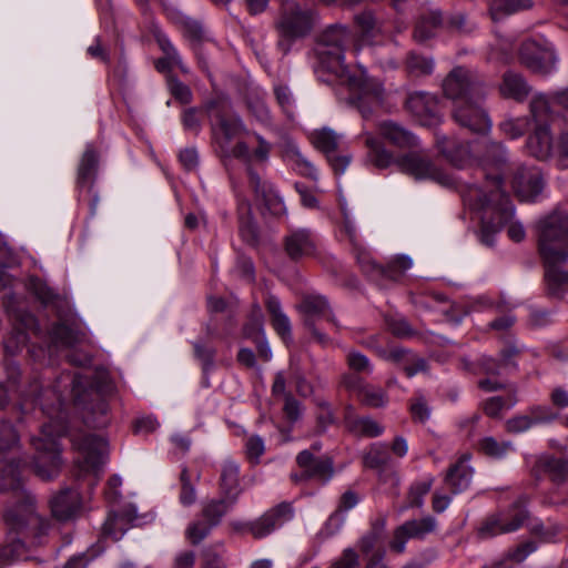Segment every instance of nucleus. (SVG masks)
I'll return each instance as SVG.
<instances>
[{"label": "nucleus", "instance_id": "obj_57", "mask_svg": "<svg viewBox=\"0 0 568 568\" xmlns=\"http://www.w3.org/2000/svg\"><path fill=\"white\" fill-rule=\"evenodd\" d=\"M528 122L526 119H506L500 124L499 128L508 135L510 139H517L521 136L527 130Z\"/></svg>", "mask_w": 568, "mask_h": 568}, {"label": "nucleus", "instance_id": "obj_2", "mask_svg": "<svg viewBox=\"0 0 568 568\" xmlns=\"http://www.w3.org/2000/svg\"><path fill=\"white\" fill-rule=\"evenodd\" d=\"M352 33L341 24L326 28L318 37L315 52L320 67L334 79L327 82H338L348 90V102L357 108L362 118L368 120L382 106L385 91L382 84L368 78L365 71L358 74L351 72L344 63L345 49L352 42Z\"/></svg>", "mask_w": 568, "mask_h": 568}, {"label": "nucleus", "instance_id": "obj_31", "mask_svg": "<svg viewBox=\"0 0 568 568\" xmlns=\"http://www.w3.org/2000/svg\"><path fill=\"white\" fill-rule=\"evenodd\" d=\"M515 521L503 523V518H498L496 514L488 516L478 527L477 535L481 539H488L497 535L516 531L520 528L521 513L514 515Z\"/></svg>", "mask_w": 568, "mask_h": 568}, {"label": "nucleus", "instance_id": "obj_18", "mask_svg": "<svg viewBox=\"0 0 568 568\" xmlns=\"http://www.w3.org/2000/svg\"><path fill=\"white\" fill-rule=\"evenodd\" d=\"M511 186L523 202H534L542 190L544 183L536 168L518 166L514 171Z\"/></svg>", "mask_w": 568, "mask_h": 568}, {"label": "nucleus", "instance_id": "obj_13", "mask_svg": "<svg viewBox=\"0 0 568 568\" xmlns=\"http://www.w3.org/2000/svg\"><path fill=\"white\" fill-rule=\"evenodd\" d=\"M437 528L438 523L430 515L406 520L394 530L389 548L397 554H402L405 551L409 539L425 540L428 535L436 532Z\"/></svg>", "mask_w": 568, "mask_h": 568}, {"label": "nucleus", "instance_id": "obj_55", "mask_svg": "<svg viewBox=\"0 0 568 568\" xmlns=\"http://www.w3.org/2000/svg\"><path fill=\"white\" fill-rule=\"evenodd\" d=\"M214 526H211L206 519L196 520L189 525L185 535L186 538L193 545H199L204 538H206Z\"/></svg>", "mask_w": 568, "mask_h": 568}, {"label": "nucleus", "instance_id": "obj_38", "mask_svg": "<svg viewBox=\"0 0 568 568\" xmlns=\"http://www.w3.org/2000/svg\"><path fill=\"white\" fill-rule=\"evenodd\" d=\"M237 213L241 235L247 242H255L257 239V227L252 219L251 205L248 202L239 200Z\"/></svg>", "mask_w": 568, "mask_h": 568}, {"label": "nucleus", "instance_id": "obj_40", "mask_svg": "<svg viewBox=\"0 0 568 568\" xmlns=\"http://www.w3.org/2000/svg\"><path fill=\"white\" fill-rule=\"evenodd\" d=\"M158 42L165 57L156 62V69L163 72L173 67H182V59L172 42L163 34L158 37Z\"/></svg>", "mask_w": 568, "mask_h": 568}, {"label": "nucleus", "instance_id": "obj_37", "mask_svg": "<svg viewBox=\"0 0 568 568\" xmlns=\"http://www.w3.org/2000/svg\"><path fill=\"white\" fill-rule=\"evenodd\" d=\"M534 7L532 0H491L489 11L494 20L530 10Z\"/></svg>", "mask_w": 568, "mask_h": 568}, {"label": "nucleus", "instance_id": "obj_26", "mask_svg": "<svg viewBox=\"0 0 568 568\" xmlns=\"http://www.w3.org/2000/svg\"><path fill=\"white\" fill-rule=\"evenodd\" d=\"M469 458V455H463L447 471L445 483L454 494L465 491L471 484L474 469L468 464Z\"/></svg>", "mask_w": 568, "mask_h": 568}, {"label": "nucleus", "instance_id": "obj_33", "mask_svg": "<svg viewBox=\"0 0 568 568\" xmlns=\"http://www.w3.org/2000/svg\"><path fill=\"white\" fill-rule=\"evenodd\" d=\"M265 306L274 329L284 342H287L291 338V322L283 312L280 300L274 295L267 294Z\"/></svg>", "mask_w": 568, "mask_h": 568}, {"label": "nucleus", "instance_id": "obj_45", "mask_svg": "<svg viewBox=\"0 0 568 568\" xmlns=\"http://www.w3.org/2000/svg\"><path fill=\"white\" fill-rule=\"evenodd\" d=\"M537 546L532 541L524 542L510 550L505 558L495 561L485 568H510L509 560L519 564L524 561L528 555L534 552Z\"/></svg>", "mask_w": 568, "mask_h": 568}, {"label": "nucleus", "instance_id": "obj_10", "mask_svg": "<svg viewBox=\"0 0 568 568\" xmlns=\"http://www.w3.org/2000/svg\"><path fill=\"white\" fill-rule=\"evenodd\" d=\"M14 503L4 511L3 519L11 530L19 531L26 526L40 529L41 534L47 528V523L36 511V499L26 490H14Z\"/></svg>", "mask_w": 568, "mask_h": 568}, {"label": "nucleus", "instance_id": "obj_42", "mask_svg": "<svg viewBox=\"0 0 568 568\" xmlns=\"http://www.w3.org/2000/svg\"><path fill=\"white\" fill-rule=\"evenodd\" d=\"M460 366L463 369L474 374L496 375L499 373V363L488 356H480L475 362L464 357L460 359Z\"/></svg>", "mask_w": 568, "mask_h": 568}, {"label": "nucleus", "instance_id": "obj_22", "mask_svg": "<svg viewBox=\"0 0 568 568\" xmlns=\"http://www.w3.org/2000/svg\"><path fill=\"white\" fill-rule=\"evenodd\" d=\"M379 135L396 149L412 150L419 145L418 138L404 125L385 120L377 124Z\"/></svg>", "mask_w": 568, "mask_h": 568}, {"label": "nucleus", "instance_id": "obj_27", "mask_svg": "<svg viewBox=\"0 0 568 568\" xmlns=\"http://www.w3.org/2000/svg\"><path fill=\"white\" fill-rule=\"evenodd\" d=\"M346 428L356 436L378 437L385 428L369 416L359 417L352 406L346 407L344 417Z\"/></svg>", "mask_w": 568, "mask_h": 568}, {"label": "nucleus", "instance_id": "obj_49", "mask_svg": "<svg viewBox=\"0 0 568 568\" xmlns=\"http://www.w3.org/2000/svg\"><path fill=\"white\" fill-rule=\"evenodd\" d=\"M433 485V478L428 477L418 481H415L408 493L407 507L419 508L424 504V497L429 493Z\"/></svg>", "mask_w": 568, "mask_h": 568}, {"label": "nucleus", "instance_id": "obj_62", "mask_svg": "<svg viewBox=\"0 0 568 568\" xmlns=\"http://www.w3.org/2000/svg\"><path fill=\"white\" fill-rule=\"evenodd\" d=\"M290 159L295 166V170H297L302 175L316 179L315 168L298 150H292Z\"/></svg>", "mask_w": 568, "mask_h": 568}, {"label": "nucleus", "instance_id": "obj_59", "mask_svg": "<svg viewBox=\"0 0 568 568\" xmlns=\"http://www.w3.org/2000/svg\"><path fill=\"white\" fill-rule=\"evenodd\" d=\"M274 94L277 100L278 105L282 110L288 115L292 116L294 113V98L291 90L283 84H277L274 88Z\"/></svg>", "mask_w": 568, "mask_h": 568}, {"label": "nucleus", "instance_id": "obj_36", "mask_svg": "<svg viewBox=\"0 0 568 568\" xmlns=\"http://www.w3.org/2000/svg\"><path fill=\"white\" fill-rule=\"evenodd\" d=\"M221 489L231 503H235L241 489L239 485V465L232 460H226L221 469Z\"/></svg>", "mask_w": 568, "mask_h": 568}, {"label": "nucleus", "instance_id": "obj_6", "mask_svg": "<svg viewBox=\"0 0 568 568\" xmlns=\"http://www.w3.org/2000/svg\"><path fill=\"white\" fill-rule=\"evenodd\" d=\"M539 252L544 258L548 291L556 295L568 290V272L559 264L568 260V213L557 210L540 223Z\"/></svg>", "mask_w": 568, "mask_h": 568}, {"label": "nucleus", "instance_id": "obj_64", "mask_svg": "<svg viewBox=\"0 0 568 568\" xmlns=\"http://www.w3.org/2000/svg\"><path fill=\"white\" fill-rule=\"evenodd\" d=\"M414 420L424 423L430 416V409L423 395H417L410 403L409 406Z\"/></svg>", "mask_w": 568, "mask_h": 568}, {"label": "nucleus", "instance_id": "obj_51", "mask_svg": "<svg viewBox=\"0 0 568 568\" xmlns=\"http://www.w3.org/2000/svg\"><path fill=\"white\" fill-rule=\"evenodd\" d=\"M413 265V261L410 257L408 256H397L395 257L388 265L387 268L383 267V266H377L375 265L374 266V270L387 277V278H390V280H397L398 276H400V274L410 268Z\"/></svg>", "mask_w": 568, "mask_h": 568}, {"label": "nucleus", "instance_id": "obj_30", "mask_svg": "<svg viewBox=\"0 0 568 568\" xmlns=\"http://www.w3.org/2000/svg\"><path fill=\"white\" fill-rule=\"evenodd\" d=\"M298 310L306 316V324L311 326L312 318L324 317L337 326L331 312L327 300L318 294L305 295L298 306Z\"/></svg>", "mask_w": 568, "mask_h": 568}, {"label": "nucleus", "instance_id": "obj_15", "mask_svg": "<svg viewBox=\"0 0 568 568\" xmlns=\"http://www.w3.org/2000/svg\"><path fill=\"white\" fill-rule=\"evenodd\" d=\"M292 518L293 509L290 504L284 503L267 510L257 519L243 524L242 528L251 532L254 538L261 539L282 527Z\"/></svg>", "mask_w": 568, "mask_h": 568}, {"label": "nucleus", "instance_id": "obj_47", "mask_svg": "<svg viewBox=\"0 0 568 568\" xmlns=\"http://www.w3.org/2000/svg\"><path fill=\"white\" fill-rule=\"evenodd\" d=\"M530 113L537 124L548 125V120L552 119L549 99L541 93L534 95L530 101Z\"/></svg>", "mask_w": 568, "mask_h": 568}, {"label": "nucleus", "instance_id": "obj_17", "mask_svg": "<svg viewBox=\"0 0 568 568\" xmlns=\"http://www.w3.org/2000/svg\"><path fill=\"white\" fill-rule=\"evenodd\" d=\"M407 110L425 126H434L442 122L438 100L426 92H414L406 100Z\"/></svg>", "mask_w": 568, "mask_h": 568}, {"label": "nucleus", "instance_id": "obj_4", "mask_svg": "<svg viewBox=\"0 0 568 568\" xmlns=\"http://www.w3.org/2000/svg\"><path fill=\"white\" fill-rule=\"evenodd\" d=\"M36 400L50 420L42 425L37 436L31 438V445L36 452L33 469L39 477L49 480L59 474L62 465L59 438L67 430L64 414L67 402L61 392L55 388L47 389Z\"/></svg>", "mask_w": 568, "mask_h": 568}, {"label": "nucleus", "instance_id": "obj_1", "mask_svg": "<svg viewBox=\"0 0 568 568\" xmlns=\"http://www.w3.org/2000/svg\"><path fill=\"white\" fill-rule=\"evenodd\" d=\"M507 170L504 146L498 142H489L483 159V171L486 184L491 189L487 192L476 184H467L460 191L465 204L479 213V240L487 246L494 244L495 234L507 223V233L513 241L520 242L526 235L521 223L510 222L515 210L509 196L501 190V180Z\"/></svg>", "mask_w": 568, "mask_h": 568}, {"label": "nucleus", "instance_id": "obj_39", "mask_svg": "<svg viewBox=\"0 0 568 568\" xmlns=\"http://www.w3.org/2000/svg\"><path fill=\"white\" fill-rule=\"evenodd\" d=\"M477 449L490 458H503L513 449L510 442H499L493 436H486L478 440Z\"/></svg>", "mask_w": 568, "mask_h": 568}, {"label": "nucleus", "instance_id": "obj_60", "mask_svg": "<svg viewBox=\"0 0 568 568\" xmlns=\"http://www.w3.org/2000/svg\"><path fill=\"white\" fill-rule=\"evenodd\" d=\"M18 444V435L8 422H2L0 425V453L11 450Z\"/></svg>", "mask_w": 568, "mask_h": 568}, {"label": "nucleus", "instance_id": "obj_61", "mask_svg": "<svg viewBox=\"0 0 568 568\" xmlns=\"http://www.w3.org/2000/svg\"><path fill=\"white\" fill-rule=\"evenodd\" d=\"M181 480V493L180 501L184 506H190L195 501V489L191 483V478L186 468H183L180 476Z\"/></svg>", "mask_w": 568, "mask_h": 568}, {"label": "nucleus", "instance_id": "obj_53", "mask_svg": "<svg viewBox=\"0 0 568 568\" xmlns=\"http://www.w3.org/2000/svg\"><path fill=\"white\" fill-rule=\"evenodd\" d=\"M383 537V525H375L365 534L359 540V549L364 555H368L376 549L379 550V545Z\"/></svg>", "mask_w": 568, "mask_h": 568}, {"label": "nucleus", "instance_id": "obj_23", "mask_svg": "<svg viewBox=\"0 0 568 568\" xmlns=\"http://www.w3.org/2000/svg\"><path fill=\"white\" fill-rule=\"evenodd\" d=\"M284 248L291 260L308 257L315 253L316 239L308 229L291 230L284 237Z\"/></svg>", "mask_w": 568, "mask_h": 568}, {"label": "nucleus", "instance_id": "obj_7", "mask_svg": "<svg viewBox=\"0 0 568 568\" xmlns=\"http://www.w3.org/2000/svg\"><path fill=\"white\" fill-rule=\"evenodd\" d=\"M361 138L367 148V160L378 169H386L396 163L399 170L415 180H432L443 186H454V178L438 168L424 151H410L397 159L372 132L363 130Z\"/></svg>", "mask_w": 568, "mask_h": 568}, {"label": "nucleus", "instance_id": "obj_63", "mask_svg": "<svg viewBox=\"0 0 568 568\" xmlns=\"http://www.w3.org/2000/svg\"><path fill=\"white\" fill-rule=\"evenodd\" d=\"M531 418L532 425L547 424L557 418V414L548 406H534L527 415Z\"/></svg>", "mask_w": 568, "mask_h": 568}, {"label": "nucleus", "instance_id": "obj_29", "mask_svg": "<svg viewBox=\"0 0 568 568\" xmlns=\"http://www.w3.org/2000/svg\"><path fill=\"white\" fill-rule=\"evenodd\" d=\"M527 148L529 153L539 160H547L550 156H555L556 149H554L548 125L537 124L534 133L527 141Z\"/></svg>", "mask_w": 568, "mask_h": 568}, {"label": "nucleus", "instance_id": "obj_32", "mask_svg": "<svg viewBox=\"0 0 568 568\" xmlns=\"http://www.w3.org/2000/svg\"><path fill=\"white\" fill-rule=\"evenodd\" d=\"M499 92L504 98L523 102L528 97L530 87L521 74L507 71L503 75Z\"/></svg>", "mask_w": 568, "mask_h": 568}, {"label": "nucleus", "instance_id": "obj_3", "mask_svg": "<svg viewBox=\"0 0 568 568\" xmlns=\"http://www.w3.org/2000/svg\"><path fill=\"white\" fill-rule=\"evenodd\" d=\"M71 442L77 453L73 476L78 487L63 488L51 498L52 515L60 521L70 520L79 514L82 506L79 489L84 484L89 489L98 484L108 458V443L97 434L77 432L72 434Z\"/></svg>", "mask_w": 568, "mask_h": 568}, {"label": "nucleus", "instance_id": "obj_43", "mask_svg": "<svg viewBox=\"0 0 568 568\" xmlns=\"http://www.w3.org/2000/svg\"><path fill=\"white\" fill-rule=\"evenodd\" d=\"M405 67L409 75L423 77L433 72L434 61L428 57L418 54L416 52H410L407 55Z\"/></svg>", "mask_w": 568, "mask_h": 568}, {"label": "nucleus", "instance_id": "obj_5", "mask_svg": "<svg viewBox=\"0 0 568 568\" xmlns=\"http://www.w3.org/2000/svg\"><path fill=\"white\" fill-rule=\"evenodd\" d=\"M207 108L211 112L212 140L222 158L243 161L247 171L252 169V163H265L268 160L272 145L257 133H253L256 140V146L253 150L243 141L232 145L234 139L242 133H247L245 124L237 114L229 111L225 105L219 106L215 102L210 103Z\"/></svg>", "mask_w": 568, "mask_h": 568}, {"label": "nucleus", "instance_id": "obj_54", "mask_svg": "<svg viewBox=\"0 0 568 568\" xmlns=\"http://www.w3.org/2000/svg\"><path fill=\"white\" fill-rule=\"evenodd\" d=\"M446 26L449 30L462 34L471 33L473 31L476 30V23L474 21H470L463 12H456L450 14L446 19Z\"/></svg>", "mask_w": 568, "mask_h": 568}, {"label": "nucleus", "instance_id": "obj_28", "mask_svg": "<svg viewBox=\"0 0 568 568\" xmlns=\"http://www.w3.org/2000/svg\"><path fill=\"white\" fill-rule=\"evenodd\" d=\"M136 518V509L134 507H130L121 513H110L103 525L102 534L104 537L116 541L122 538L131 525H134Z\"/></svg>", "mask_w": 568, "mask_h": 568}, {"label": "nucleus", "instance_id": "obj_44", "mask_svg": "<svg viewBox=\"0 0 568 568\" xmlns=\"http://www.w3.org/2000/svg\"><path fill=\"white\" fill-rule=\"evenodd\" d=\"M358 32L361 33L362 40L365 42L374 41L379 33H382V27L377 24L374 16L371 12H364L355 19Z\"/></svg>", "mask_w": 568, "mask_h": 568}, {"label": "nucleus", "instance_id": "obj_58", "mask_svg": "<svg viewBox=\"0 0 568 568\" xmlns=\"http://www.w3.org/2000/svg\"><path fill=\"white\" fill-rule=\"evenodd\" d=\"M168 88L170 93L181 103L187 104L192 101V92L187 85L179 81L175 77L168 78Z\"/></svg>", "mask_w": 568, "mask_h": 568}, {"label": "nucleus", "instance_id": "obj_25", "mask_svg": "<svg viewBox=\"0 0 568 568\" xmlns=\"http://www.w3.org/2000/svg\"><path fill=\"white\" fill-rule=\"evenodd\" d=\"M99 163V153L93 144H87L82 153L78 170H77V185L80 190H87L89 193L92 191V185L95 179Z\"/></svg>", "mask_w": 568, "mask_h": 568}, {"label": "nucleus", "instance_id": "obj_24", "mask_svg": "<svg viewBox=\"0 0 568 568\" xmlns=\"http://www.w3.org/2000/svg\"><path fill=\"white\" fill-rule=\"evenodd\" d=\"M436 146L440 154L456 168H464L471 158L469 145L455 136L436 133Z\"/></svg>", "mask_w": 568, "mask_h": 568}, {"label": "nucleus", "instance_id": "obj_34", "mask_svg": "<svg viewBox=\"0 0 568 568\" xmlns=\"http://www.w3.org/2000/svg\"><path fill=\"white\" fill-rule=\"evenodd\" d=\"M21 460L3 458L0 460V488L2 490H23L20 479ZM26 465V462H22Z\"/></svg>", "mask_w": 568, "mask_h": 568}, {"label": "nucleus", "instance_id": "obj_8", "mask_svg": "<svg viewBox=\"0 0 568 568\" xmlns=\"http://www.w3.org/2000/svg\"><path fill=\"white\" fill-rule=\"evenodd\" d=\"M316 23V16L308 7L285 0L275 23L278 34L277 47L287 53L293 43L306 37Z\"/></svg>", "mask_w": 568, "mask_h": 568}, {"label": "nucleus", "instance_id": "obj_46", "mask_svg": "<svg viewBox=\"0 0 568 568\" xmlns=\"http://www.w3.org/2000/svg\"><path fill=\"white\" fill-rule=\"evenodd\" d=\"M311 139L315 148L326 153V155L335 152L338 145V136L331 129L314 131L311 135Z\"/></svg>", "mask_w": 568, "mask_h": 568}, {"label": "nucleus", "instance_id": "obj_35", "mask_svg": "<svg viewBox=\"0 0 568 568\" xmlns=\"http://www.w3.org/2000/svg\"><path fill=\"white\" fill-rule=\"evenodd\" d=\"M442 23L443 16L438 9H429L428 11L424 12L415 27V40L418 42H424L430 39Z\"/></svg>", "mask_w": 568, "mask_h": 568}, {"label": "nucleus", "instance_id": "obj_12", "mask_svg": "<svg viewBox=\"0 0 568 568\" xmlns=\"http://www.w3.org/2000/svg\"><path fill=\"white\" fill-rule=\"evenodd\" d=\"M486 98H473L453 105L452 116L462 128L473 133H487L491 129V120L484 106Z\"/></svg>", "mask_w": 568, "mask_h": 568}, {"label": "nucleus", "instance_id": "obj_21", "mask_svg": "<svg viewBox=\"0 0 568 568\" xmlns=\"http://www.w3.org/2000/svg\"><path fill=\"white\" fill-rule=\"evenodd\" d=\"M531 475L536 479L547 475L554 484H564L568 480V459L557 458L550 454H541L536 457L531 466Z\"/></svg>", "mask_w": 568, "mask_h": 568}, {"label": "nucleus", "instance_id": "obj_14", "mask_svg": "<svg viewBox=\"0 0 568 568\" xmlns=\"http://www.w3.org/2000/svg\"><path fill=\"white\" fill-rule=\"evenodd\" d=\"M364 464L366 467L375 469L379 481L383 484L389 483L392 488L395 489L394 494H397L396 488L399 485V477L395 471L387 444L375 443L371 445L364 456Z\"/></svg>", "mask_w": 568, "mask_h": 568}, {"label": "nucleus", "instance_id": "obj_56", "mask_svg": "<svg viewBox=\"0 0 568 568\" xmlns=\"http://www.w3.org/2000/svg\"><path fill=\"white\" fill-rule=\"evenodd\" d=\"M346 514H344L342 510H335L325 521L323 528L320 531V535L325 538L336 535L343 528L346 521Z\"/></svg>", "mask_w": 568, "mask_h": 568}, {"label": "nucleus", "instance_id": "obj_52", "mask_svg": "<svg viewBox=\"0 0 568 568\" xmlns=\"http://www.w3.org/2000/svg\"><path fill=\"white\" fill-rule=\"evenodd\" d=\"M346 363L348 368L356 374L369 375L373 373L371 361L357 351H349L347 353Z\"/></svg>", "mask_w": 568, "mask_h": 568}, {"label": "nucleus", "instance_id": "obj_11", "mask_svg": "<svg viewBox=\"0 0 568 568\" xmlns=\"http://www.w3.org/2000/svg\"><path fill=\"white\" fill-rule=\"evenodd\" d=\"M519 58L529 70L542 75L552 72L558 61L554 45L545 38L523 42Z\"/></svg>", "mask_w": 568, "mask_h": 568}, {"label": "nucleus", "instance_id": "obj_41", "mask_svg": "<svg viewBox=\"0 0 568 568\" xmlns=\"http://www.w3.org/2000/svg\"><path fill=\"white\" fill-rule=\"evenodd\" d=\"M234 503H231L230 498L213 499L206 503L202 508V516L211 526H217L222 517L229 511Z\"/></svg>", "mask_w": 568, "mask_h": 568}, {"label": "nucleus", "instance_id": "obj_20", "mask_svg": "<svg viewBox=\"0 0 568 568\" xmlns=\"http://www.w3.org/2000/svg\"><path fill=\"white\" fill-rule=\"evenodd\" d=\"M342 384L348 390L355 393L362 404L372 408L385 407L388 403L387 393L368 384L355 374H345L342 378Z\"/></svg>", "mask_w": 568, "mask_h": 568}, {"label": "nucleus", "instance_id": "obj_50", "mask_svg": "<svg viewBox=\"0 0 568 568\" xmlns=\"http://www.w3.org/2000/svg\"><path fill=\"white\" fill-rule=\"evenodd\" d=\"M51 338L57 345L65 347L73 346L80 341L78 332L64 323L53 325Z\"/></svg>", "mask_w": 568, "mask_h": 568}, {"label": "nucleus", "instance_id": "obj_48", "mask_svg": "<svg viewBox=\"0 0 568 568\" xmlns=\"http://www.w3.org/2000/svg\"><path fill=\"white\" fill-rule=\"evenodd\" d=\"M23 555V542L13 536H9L7 544L0 548V565H10L14 560L20 559Z\"/></svg>", "mask_w": 568, "mask_h": 568}, {"label": "nucleus", "instance_id": "obj_19", "mask_svg": "<svg viewBox=\"0 0 568 568\" xmlns=\"http://www.w3.org/2000/svg\"><path fill=\"white\" fill-rule=\"evenodd\" d=\"M248 183L255 193L256 201H258L270 214L274 216L285 214L286 207L283 199L278 195L274 186L266 181H262L253 169H248Z\"/></svg>", "mask_w": 568, "mask_h": 568}, {"label": "nucleus", "instance_id": "obj_9", "mask_svg": "<svg viewBox=\"0 0 568 568\" xmlns=\"http://www.w3.org/2000/svg\"><path fill=\"white\" fill-rule=\"evenodd\" d=\"M442 89L444 95L452 100L454 105L487 95V87L481 77L464 67H455L443 80Z\"/></svg>", "mask_w": 568, "mask_h": 568}, {"label": "nucleus", "instance_id": "obj_16", "mask_svg": "<svg viewBox=\"0 0 568 568\" xmlns=\"http://www.w3.org/2000/svg\"><path fill=\"white\" fill-rule=\"evenodd\" d=\"M296 463L301 468L300 474H292V479L296 483L316 479L323 483L328 481L333 477V464L329 458H316L305 449L296 456Z\"/></svg>", "mask_w": 568, "mask_h": 568}]
</instances>
